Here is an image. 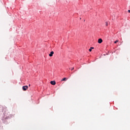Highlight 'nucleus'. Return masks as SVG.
I'll return each mask as SVG.
<instances>
[{
  "label": "nucleus",
  "instance_id": "obj_1",
  "mask_svg": "<svg viewBox=\"0 0 130 130\" xmlns=\"http://www.w3.org/2000/svg\"><path fill=\"white\" fill-rule=\"evenodd\" d=\"M28 89V86H24L22 87V90L23 91H26Z\"/></svg>",
  "mask_w": 130,
  "mask_h": 130
},
{
  "label": "nucleus",
  "instance_id": "obj_2",
  "mask_svg": "<svg viewBox=\"0 0 130 130\" xmlns=\"http://www.w3.org/2000/svg\"><path fill=\"white\" fill-rule=\"evenodd\" d=\"M98 43L101 44L102 42H103V40H102V39H99L98 41Z\"/></svg>",
  "mask_w": 130,
  "mask_h": 130
},
{
  "label": "nucleus",
  "instance_id": "obj_3",
  "mask_svg": "<svg viewBox=\"0 0 130 130\" xmlns=\"http://www.w3.org/2000/svg\"><path fill=\"white\" fill-rule=\"evenodd\" d=\"M54 54V52L51 51L50 54H49V56L51 57L53 56V54Z\"/></svg>",
  "mask_w": 130,
  "mask_h": 130
},
{
  "label": "nucleus",
  "instance_id": "obj_4",
  "mask_svg": "<svg viewBox=\"0 0 130 130\" xmlns=\"http://www.w3.org/2000/svg\"><path fill=\"white\" fill-rule=\"evenodd\" d=\"M50 84H51V85H55L56 84V83L55 82V81H52L50 82Z\"/></svg>",
  "mask_w": 130,
  "mask_h": 130
},
{
  "label": "nucleus",
  "instance_id": "obj_5",
  "mask_svg": "<svg viewBox=\"0 0 130 130\" xmlns=\"http://www.w3.org/2000/svg\"><path fill=\"white\" fill-rule=\"evenodd\" d=\"M94 49V47H90V48L89 49V51L91 52L92 51V50Z\"/></svg>",
  "mask_w": 130,
  "mask_h": 130
},
{
  "label": "nucleus",
  "instance_id": "obj_6",
  "mask_svg": "<svg viewBox=\"0 0 130 130\" xmlns=\"http://www.w3.org/2000/svg\"><path fill=\"white\" fill-rule=\"evenodd\" d=\"M67 80H68V79H67L66 78H64L61 80V81H67Z\"/></svg>",
  "mask_w": 130,
  "mask_h": 130
},
{
  "label": "nucleus",
  "instance_id": "obj_7",
  "mask_svg": "<svg viewBox=\"0 0 130 130\" xmlns=\"http://www.w3.org/2000/svg\"><path fill=\"white\" fill-rule=\"evenodd\" d=\"M117 42H118V40H116V41L114 42V43L115 44H116L117 43Z\"/></svg>",
  "mask_w": 130,
  "mask_h": 130
},
{
  "label": "nucleus",
  "instance_id": "obj_8",
  "mask_svg": "<svg viewBox=\"0 0 130 130\" xmlns=\"http://www.w3.org/2000/svg\"><path fill=\"white\" fill-rule=\"evenodd\" d=\"M106 26H108V22H106Z\"/></svg>",
  "mask_w": 130,
  "mask_h": 130
},
{
  "label": "nucleus",
  "instance_id": "obj_9",
  "mask_svg": "<svg viewBox=\"0 0 130 130\" xmlns=\"http://www.w3.org/2000/svg\"><path fill=\"white\" fill-rule=\"evenodd\" d=\"M73 70H74V68H72L71 69V71H73Z\"/></svg>",
  "mask_w": 130,
  "mask_h": 130
},
{
  "label": "nucleus",
  "instance_id": "obj_10",
  "mask_svg": "<svg viewBox=\"0 0 130 130\" xmlns=\"http://www.w3.org/2000/svg\"><path fill=\"white\" fill-rule=\"evenodd\" d=\"M128 13H130V10H128Z\"/></svg>",
  "mask_w": 130,
  "mask_h": 130
},
{
  "label": "nucleus",
  "instance_id": "obj_11",
  "mask_svg": "<svg viewBox=\"0 0 130 130\" xmlns=\"http://www.w3.org/2000/svg\"><path fill=\"white\" fill-rule=\"evenodd\" d=\"M30 86H31V85L29 84V87H30Z\"/></svg>",
  "mask_w": 130,
  "mask_h": 130
}]
</instances>
